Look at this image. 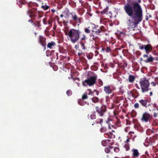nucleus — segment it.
Segmentation results:
<instances>
[{"label":"nucleus","mask_w":158,"mask_h":158,"mask_svg":"<svg viewBox=\"0 0 158 158\" xmlns=\"http://www.w3.org/2000/svg\"><path fill=\"white\" fill-rule=\"evenodd\" d=\"M126 14L132 18L127 22L128 28L135 30V28L143 19V11L141 6L137 3H127L123 7Z\"/></svg>","instance_id":"obj_1"},{"label":"nucleus","mask_w":158,"mask_h":158,"mask_svg":"<svg viewBox=\"0 0 158 158\" xmlns=\"http://www.w3.org/2000/svg\"><path fill=\"white\" fill-rule=\"evenodd\" d=\"M81 31L79 30L71 29L68 32V36L72 42L75 43L78 40Z\"/></svg>","instance_id":"obj_2"},{"label":"nucleus","mask_w":158,"mask_h":158,"mask_svg":"<svg viewBox=\"0 0 158 158\" xmlns=\"http://www.w3.org/2000/svg\"><path fill=\"white\" fill-rule=\"evenodd\" d=\"M139 83L140 85L141 91L142 93L148 92L149 90L150 82L148 79L146 77L140 80Z\"/></svg>","instance_id":"obj_3"},{"label":"nucleus","mask_w":158,"mask_h":158,"mask_svg":"<svg viewBox=\"0 0 158 158\" xmlns=\"http://www.w3.org/2000/svg\"><path fill=\"white\" fill-rule=\"evenodd\" d=\"M97 78V75L90 76L82 82V85L84 86L93 85L96 83Z\"/></svg>","instance_id":"obj_4"},{"label":"nucleus","mask_w":158,"mask_h":158,"mask_svg":"<svg viewBox=\"0 0 158 158\" xmlns=\"http://www.w3.org/2000/svg\"><path fill=\"white\" fill-rule=\"evenodd\" d=\"M95 110L98 115L100 117H102L106 112V105L102 104L100 105L96 106Z\"/></svg>","instance_id":"obj_5"},{"label":"nucleus","mask_w":158,"mask_h":158,"mask_svg":"<svg viewBox=\"0 0 158 158\" xmlns=\"http://www.w3.org/2000/svg\"><path fill=\"white\" fill-rule=\"evenodd\" d=\"M38 41L39 43L45 49L46 47V38L43 36L40 35L38 38Z\"/></svg>","instance_id":"obj_6"},{"label":"nucleus","mask_w":158,"mask_h":158,"mask_svg":"<svg viewBox=\"0 0 158 158\" xmlns=\"http://www.w3.org/2000/svg\"><path fill=\"white\" fill-rule=\"evenodd\" d=\"M151 117V115L149 113L145 112L143 114L141 120L142 121L147 122L149 121V118Z\"/></svg>","instance_id":"obj_7"},{"label":"nucleus","mask_w":158,"mask_h":158,"mask_svg":"<svg viewBox=\"0 0 158 158\" xmlns=\"http://www.w3.org/2000/svg\"><path fill=\"white\" fill-rule=\"evenodd\" d=\"M27 13L29 15L30 18L35 17L37 14V9L36 8H33L30 10H28L27 11Z\"/></svg>","instance_id":"obj_8"},{"label":"nucleus","mask_w":158,"mask_h":158,"mask_svg":"<svg viewBox=\"0 0 158 158\" xmlns=\"http://www.w3.org/2000/svg\"><path fill=\"white\" fill-rule=\"evenodd\" d=\"M114 90L113 88L110 85H106L104 87V91L107 94H111Z\"/></svg>","instance_id":"obj_9"},{"label":"nucleus","mask_w":158,"mask_h":158,"mask_svg":"<svg viewBox=\"0 0 158 158\" xmlns=\"http://www.w3.org/2000/svg\"><path fill=\"white\" fill-rule=\"evenodd\" d=\"M138 45L139 46V48L140 49H152V48L150 44L143 45V44L139 43Z\"/></svg>","instance_id":"obj_10"},{"label":"nucleus","mask_w":158,"mask_h":158,"mask_svg":"<svg viewBox=\"0 0 158 158\" xmlns=\"http://www.w3.org/2000/svg\"><path fill=\"white\" fill-rule=\"evenodd\" d=\"M106 30V29L103 26L101 27L99 29L96 30V31H92L94 32L95 34L97 35H100V33L102 32H104Z\"/></svg>","instance_id":"obj_11"},{"label":"nucleus","mask_w":158,"mask_h":158,"mask_svg":"<svg viewBox=\"0 0 158 158\" xmlns=\"http://www.w3.org/2000/svg\"><path fill=\"white\" fill-rule=\"evenodd\" d=\"M148 102V100L147 99H141L139 101V102L140 105H141L142 107L145 108L147 107V104Z\"/></svg>","instance_id":"obj_12"},{"label":"nucleus","mask_w":158,"mask_h":158,"mask_svg":"<svg viewBox=\"0 0 158 158\" xmlns=\"http://www.w3.org/2000/svg\"><path fill=\"white\" fill-rule=\"evenodd\" d=\"M132 151L133 152L132 155L134 158H137L139 157V153L138 150L134 149Z\"/></svg>","instance_id":"obj_13"},{"label":"nucleus","mask_w":158,"mask_h":158,"mask_svg":"<svg viewBox=\"0 0 158 158\" xmlns=\"http://www.w3.org/2000/svg\"><path fill=\"white\" fill-rule=\"evenodd\" d=\"M56 46V44L54 41L49 42L47 45V48L50 49L54 48Z\"/></svg>","instance_id":"obj_14"},{"label":"nucleus","mask_w":158,"mask_h":158,"mask_svg":"<svg viewBox=\"0 0 158 158\" xmlns=\"http://www.w3.org/2000/svg\"><path fill=\"white\" fill-rule=\"evenodd\" d=\"M104 137L106 138H112L113 136H114L111 132L105 133L104 134Z\"/></svg>","instance_id":"obj_15"},{"label":"nucleus","mask_w":158,"mask_h":158,"mask_svg":"<svg viewBox=\"0 0 158 158\" xmlns=\"http://www.w3.org/2000/svg\"><path fill=\"white\" fill-rule=\"evenodd\" d=\"M103 122V119L101 118H98L95 121L93 122V123L92 124V125H94V124H100L101 125Z\"/></svg>","instance_id":"obj_16"},{"label":"nucleus","mask_w":158,"mask_h":158,"mask_svg":"<svg viewBox=\"0 0 158 158\" xmlns=\"http://www.w3.org/2000/svg\"><path fill=\"white\" fill-rule=\"evenodd\" d=\"M144 61L146 63L152 62L154 61V59L151 55H150Z\"/></svg>","instance_id":"obj_17"},{"label":"nucleus","mask_w":158,"mask_h":158,"mask_svg":"<svg viewBox=\"0 0 158 158\" xmlns=\"http://www.w3.org/2000/svg\"><path fill=\"white\" fill-rule=\"evenodd\" d=\"M139 95V92L136 90H135L132 92V96L135 98H136Z\"/></svg>","instance_id":"obj_18"},{"label":"nucleus","mask_w":158,"mask_h":158,"mask_svg":"<svg viewBox=\"0 0 158 158\" xmlns=\"http://www.w3.org/2000/svg\"><path fill=\"white\" fill-rule=\"evenodd\" d=\"M114 148L112 146H109L105 148V151L107 153H109L110 152L111 150Z\"/></svg>","instance_id":"obj_19"},{"label":"nucleus","mask_w":158,"mask_h":158,"mask_svg":"<svg viewBox=\"0 0 158 158\" xmlns=\"http://www.w3.org/2000/svg\"><path fill=\"white\" fill-rule=\"evenodd\" d=\"M81 18L78 17L77 16V15L76 17H75V18L73 20L75 21L77 23H81Z\"/></svg>","instance_id":"obj_20"},{"label":"nucleus","mask_w":158,"mask_h":158,"mask_svg":"<svg viewBox=\"0 0 158 158\" xmlns=\"http://www.w3.org/2000/svg\"><path fill=\"white\" fill-rule=\"evenodd\" d=\"M135 79V77L132 75H130L129 76L128 80L130 83L133 82L134 81Z\"/></svg>","instance_id":"obj_21"},{"label":"nucleus","mask_w":158,"mask_h":158,"mask_svg":"<svg viewBox=\"0 0 158 158\" xmlns=\"http://www.w3.org/2000/svg\"><path fill=\"white\" fill-rule=\"evenodd\" d=\"M109 9V7L108 6H107L104 9L103 11L101 12V14L102 15H103L104 14H106V15H108V11Z\"/></svg>","instance_id":"obj_22"},{"label":"nucleus","mask_w":158,"mask_h":158,"mask_svg":"<svg viewBox=\"0 0 158 158\" xmlns=\"http://www.w3.org/2000/svg\"><path fill=\"white\" fill-rule=\"evenodd\" d=\"M33 24L35 26L40 28L41 27L40 21H37L33 23Z\"/></svg>","instance_id":"obj_23"},{"label":"nucleus","mask_w":158,"mask_h":158,"mask_svg":"<svg viewBox=\"0 0 158 158\" xmlns=\"http://www.w3.org/2000/svg\"><path fill=\"white\" fill-rule=\"evenodd\" d=\"M41 8L45 10H47L50 9V6L46 4L43 5L41 6Z\"/></svg>","instance_id":"obj_24"},{"label":"nucleus","mask_w":158,"mask_h":158,"mask_svg":"<svg viewBox=\"0 0 158 158\" xmlns=\"http://www.w3.org/2000/svg\"><path fill=\"white\" fill-rule=\"evenodd\" d=\"M91 99L92 101L94 103H97L99 100V98L96 97H93Z\"/></svg>","instance_id":"obj_25"},{"label":"nucleus","mask_w":158,"mask_h":158,"mask_svg":"<svg viewBox=\"0 0 158 158\" xmlns=\"http://www.w3.org/2000/svg\"><path fill=\"white\" fill-rule=\"evenodd\" d=\"M54 52V50L50 51V50H47L46 51V55L48 56H49L52 55V54Z\"/></svg>","instance_id":"obj_26"},{"label":"nucleus","mask_w":158,"mask_h":158,"mask_svg":"<svg viewBox=\"0 0 158 158\" xmlns=\"http://www.w3.org/2000/svg\"><path fill=\"white\" fill-rule=\"evenodd\" d=\"M90 118L92 120L95 119L96 118V114L95 112L90 115Z\"/></svg>","instance_id":"obj_27"},{"label":"nucleus","mask_w":158,"mask_h":158,"mask_svg":"<svg viewBox=\"0 0 158 158\" xmlns=\"http://www.w3.org/2000/svg\"><path fill=\"white\" fill-rule=\"evenodd\" d=\"M103 85V82L100 79H99L98 80V86L100 87L102 86Z\"/></svg>","instance_id":"obj_28"},{"label":"nucleus","mask_w":158,"mask_h":158,"mask_svg":"<svg viewBox=\"0 0 158 158\" xmlns=\"http://www.w3.org/2000/svg\"><path fill=\"white\" fill-rule=\"evenodd\" d=\"M70 14L72 16L71 18L73 20V19H74L75 18V17H76L77 15L76 13L74 12H71L70 13Z\"/></svg>","instance_id":"obj_29"},{"label":"nucleus","mask_w":158,"mask_h":158,"mask_svg":"<svg viewBox=\"0 0 158 158\" xmlns=\"http://www.w3.org/2000/svg\"><path fill=\"white\" fill-rule=\"evenodd\" d=\"M70 14L72 16L71 18L73 20V19H74L75 18V17H76L77 15L76 13L74 12H71L70 13Z\"/></svg>","instance_id":"obj_30"},{"label":"nucleus","mask_w":158,"mask_h":158,"mask_svg":"<svg viewBox=\"0 0 158 158\" xmlns=\"http://www.w3.org/2000/svg\"><path fill=\"white\" fill-rule=\"evenodd\" d=\"M100 131L101 133L105 132L106 131L107 129L106 127H103L101 128Z\"/></svg>","instance_id":"obj_31"},{"label":"nucleus","mask_w":158,"mask_h":158,"mask_svg":"<svg viewBox=\"0 0 158 158\" xmlns=\"http://www.w3.org/2000/svg\"><path fill=\"white\" fill-rule=\"evenodd\" d=\"M88 98V97L87 96V94L86 93H84L82 95V99L83 100L87 99Z\"/></svg>","instance_id":"obj_32"},{"label":"nucleus","mask_w":158,"mask_h":158,"mask_svg":"<svg viewBox=\"0 0 158 158\" xmlns=\"http://www.w3.org/2000/svg\"><path fill=\"white\" fill-rule=\"evenodd\" d=\"M122 99V98L120 97H117L116 98L115 102L116 103H119L120 100Z\"/></svg>","instance_id":"obj_33"},{"label":"nucleus","mask_w":158,"mask_h":158,"mask_svg":"<svg viewBox=\"0 0 158 158\" xmlns=\"http://www.w3.org/2000/svg\"><path fill=\"white\" fill-rule=\"evenodd\" d=\"M72 92L71 90H68L66 91V94L68 96H70L72 94Z\"/></svg>","instance_id":"obj_34"},{"label":"nucleus","mask_w":158,"mask_h":158,"mask_svg":"<svg viewBox=\"0 0 158 158\" xmlns=\"http://www.w3.org/2000/svg\"><path fill=\"white\" fill-rule=\"evenodd\" d=\"M114 150L115 152H118L119 151V149L118 147H115L114 148Z\"/></svg>","instance_id":"obj_35"},{"label":"nucleus","mask_w":158,"mask_h":158,"mask_svg":"<svg viewBox=\"0 0 158 158\" xmlns=\"http://www.w3.org/2000/svg\"><path fill=\"white\" fill-rule=\"evenodd\" d=\"M124 147L126 150L127 151L129 149V147L128 144H126L124 145Z\"/></svg>","instance_id":"obj_36"},{"label":"nucleus","mask_w":158,"mask_h":158,"mask_svg":"<svg viewBox=\"0 0 158 158\" xmlns=\"http://www.w3.org/2000/svg\"><path fill=\"white\" fill-rule=\"evenodd\" d=\"M79 104L81 106H84L85 105V103L83 102V101L82 100H80L78 101Z\"/></svg>","instance_id":"obj_37"},{"label":"nucleus","mask_w":158,"mask_h":158,"mask_svg":"<svg viewBox=\"0 0 158 158\" xmlns=\"http://www.w3.org/2000/svg\"><path fill=\"white\" fill-rule=\"evenodd\" d=\"M47 19L46 18H44L43 20V22L44 25H46L47 23Z\"/></svg>","instance_id":"obj_38"},{"label":"nucleus","mask_w":158,"mask_h":158,"mask_svg":"<svg viewBox=\"0 0 158 158\" xmlns=\"http://www.w3.org/2000/svg\"><path fill=\"white\" fill-rule=\"evenodd\" d=\"M64 12L65 13L66 16H68L69 13V10L68 9H66Z\"/></svg>","instance_id":"obj_39"},{"label":"nucleus","mask_w":158,"mask_h":158,"mask_svg":"<svg viewBox=\"0 0 158 158\" xmlns=\"http://www.w3.org/2000/svg\"><path fill=\"white\" fill-rule=\"evenodd\" d=\"M134 106L135 109L138 108L139 106V104L138 103H136L134 105Z\"/></svg>","instance_id":"obj_40"},{"label":"nucleus","mask_w":158,"mask_h":158,"mask_svg":"<svg viewBox=\"0 0 158 158\" xmlns=\"http://www.w3.org/2000/svg\"><path fill=\"white\" fill-rule=\"evenodd\" d=\"M85 31L86 33H89L90 32V30L88 28H86L85 29Z\"/></svg>","instance_id":"obj_41"},{"label":"nucleus","mask_w":158,"mask_h":158,"mask_svg":"<svg viewBox=\"0 0 158 158\" xmlns=\"http://www.w3.org/2000/svg\"><path fill=\"white\" fill-rule=\"evenodd\" d=\"M116 124L118 127H119L121 126L120 122L119 120H118L117 121L116 123Z\"/></svg>","instance_id":"obj_42"},{"label":"nucleus","mask_w":158,"mask_h":158,"mask_svg":"<svg viewBox=\"0 0 158 158\" xmlns=\"http://www.w3.org/2000/svg\"><path fill=\"white\" fill-rule=\"evenodd\" d=\"M68 29H65V30L64 31V33H65V35H68Z\"/></svg>","instance_id":"obj_43"},{"label":"nucleus","mask_w":158,"mask_h":158,"mask_svg":"<svg viewBox=\"0 0 158 158\" xmlns=\"http://www.w3.org/2000/svg\"><path fill=\"white\" fill-rule=\"evenodd\" d=\"M151 85L153 86H155L156 85V84H157L155 82H152L151 83Z\"/></svg>","instance_id":"obj_44"},{"label":"nucleus","mask_w":158,"mask_h":158,"mask_svg":"<svg viewBox=\"0 0 158 158\" xmlns=\"http://www.w3.org/2000/svg\"><path fill=\"white\" fill-rule=\"evenodd\" d=\"M156 83L158 85V77H156L154 79Z\"/></svg>","instance_id":"obj_45"},{"label":"nucleus","mask_w":158,"mask_h":158,"mask_svg":"<svg viewBox=\"0 0 158 158\" xmlns=\"http://www.w3.org/2000/svg\"><path fill=\"white\" fill-rule=\"evenodd\" d=\"M85 39H86L85 36L84 34H83V36L81 37V40H84Z\"/></svg>","instance_id":"obj_46"},{"label":"nucleus","mask_w":158,"mask_h":158,"mask_svg":"<svg viewBox=\"0 0 158 158\" xmlns=\"http://www.w3.org/2000/svg\"><path fill=\"white\" fill-rule=\"evenodd\" d=\"M114 128V126L112 125H109L108 128L109 129H111V128Z\"/></svg>","instance_id":"obj_47"},{"label":"nucleus","mask_w":158,"mask_h":158,"mask_svg":"<svg viewBox=\"0 0 158 158\" xmlns=\"http://www.w3.org/2000/svg\"><path fill=\"white\" fill-rule=\"evenodd\" d=\"M53 69L54 71H56L57 69L58 68L55 65L53 67Z\"/></svg>","instance_id":"obj_48"},{"label":"nucleus","mask_w":158,"mask_h":158,"mask_svg":"<svg viewBox=\"0 0 158 158\" xmlns=\"http://www.w3.org/2000/svg\"><path fill=\"white\" fill-rule=\"evenodd\" d=\"M154 53L155 55H158V50H155L154 52Z\"/></svg>","instance_id":"obj_49"},{"label":"nucleus","mask_w":158,"mask_h":158,"mask_svg":"<svg viewBox=\"0 0 158 158\" xmlns=\"http://www.w3.org/2000/svg\"><path fill=\"white\" fill-rule=\"evenodd\" d=\"M153 58L154 59V60H155L156 61V62H155V63H158L156 62V61H158V58L157 57H153Z\"/></svg>","instance_id":"obj_50"},{"label":"nucleus","mask_w":158,"mask_h":158,"mask_svg":"<svg viewBox=\"0 0 158 158\" xmlns=\"http://www.w3.org/2000/svg\"><path fill=\"white\" fill-rule=\"evenodd\" d=\"M19 2L22 4H24L25 3V1L24 0H20Z\"/></svg>","instance_id":"obj_51"},{"label":"nucleus","mask_w":158,"mask_h":158,"mask_svg":"<svg viewBox=\"0 0 158 158\" xmlns=\"http://www.w3.org/2000/svg\"><path fill=\"white\" fill-rule=\"evenodd\" d=\"M95 56H97L98 54V51L97 50H95Z\"/></svg>","instance_id":"obj_52"},{"label":"nucleus","mask_w":158,"mask_h":158,"mask_svg":"<svg viewBox=\"0 0 158 158\" xmlns=\"http://www.w3.org/2000/svg\"><path fill=\"white\" fill-rule=\"evenodd\" d=\"M87 57L89 59H90L92 58V57H91L89 55H87Z\"/></svg>","instance_id":"obj_53"},{"label":"nucleus","mask_w":158,"mask_h":158,"mask_svg":"<svg viewBox=\"0 0 158 158\" xmlns=\"http://www.w3.org/2000/svg\"><path fill=\"white\" fill-rule=\"evenodd\" d=\"M157 116V113H154L153 114V116L154 117H156Z\"/></svg>","instance_id":"obj_54"},{"label":"nucleus","mask_w":158,"mask_h":158,"mask_svg":"<svg viewBox=\"0 0 158 158\" xmlns=\"http://www.w3.org/2000/svg\"><path fill=\"white\" fill-rule=\"evenodd\" d=\"M143 57L144 58L145 57H146L148 58L149 57V56L148 54H144L143 55Z\"/></svg>","instance_id":"obj_55"},{"label":"nucleus","mask_w":158,"mask_h":158,"mask_svg":"<svg viewBox=\"0 0 158 158\" xmlns=\"http://www.w3.org/2000/svg\"><path fill=\"white\" fill-rule=\"evenodd\" d=\"M145 154H146L148 156V157L149 156V154L148 153V152L147 151L145 152Z\"/></svg>","instance_id":"obj_56"},{"label":"nucleus","mask_w":158,"mask_h":158,"mask_svg":"<svg viewBox=\"0 0 158 158\" xmlns=\"http://www.w3.org/2000/svg\"><path fill=\"white\" fill-rule=\"evenodd\" d=\"M141 2V0H138V2H136L135 3H138V4H139V3H140ZM133 3V2H132V3Z\"/></svg>","instance_id":"obj_57"},{"label":"nucleus","mask_w":158,"mask_h":158,"mask_svg":"<svg viewBox=\"0 0 158 158\" xmlns=\"http://www.w3.org/2000/svg\"><path fill=\"white\" fill-rule=\"evenodd\" d=\"M141 157L142 158H147L146 156L145 155H143Z\"/></svg>","instance_id":"obj_58"},{"label":"nucleus","mask_w":158,"mask_h":158,"mask_svg":"<svg viewBox=\"0 0 158 158\" xmlns=\"http://www.w3.org/2000/svg\"><path fill=\"white\" fill-rule=\"evenodd\" d=\"M51 11L53 13H54L55 11V10L54 9H52L51 10Z\"/></svg>","instance_id":"obj_59"},{"label":"nucleus","mask_w":158,"mask_h":158,"mask_svg":"<svg viewBox=\"0 0 158 158\" xmlns=\"http://www.w3.org/2000/svg\"><path fill=\"white\" fill-rule=\"evenodd\" d=\"M28 22H31V23H33V21L32 20V19H30V20H29L28 21Z\"/></svg>","instance_id":"obj_60"},{"label":"nucleus","mask_w":158,"mask_h":158,"mask_svg":"<svg viewBox=\"0 0 158 158\" xmlns=\"http://www.w3.org/2000/svg\"><path fill=\"white\" fill-rule=\"evenodd\" d=\"M82 46L83 47L82 48L83 49H85V47L84 46V44L83 43L82 44Z\"/></svg>","instance_id":"obj_61"},{"label":"nucleus","mask_w":158,"mask_h":158,"mask_svg":"<svg viewBox=\"0 0 158 158\" xmlns=\"http://www.w3.org/2000/svg\"><path fill=\"white\" fill-rule=\"evenodd\" d=\"M108 15H110V16H111L112 15V14L111 13V12L110 11L108 13Z\"/></svg>","instance_id":"obj_62"},{"label":"nucleus","mask_w":158,"mask_h":158,"mask_svg":"<svg viewBox=\"0 0 158 158\" xmlns=\"http://www.w3.org/2000/svg\"><path fill=\"white\" fill-rule=\"evenodd\" d=\"M114 106L115 105L114 104H112L111 105V108H113L114 107Z\"/></svg>","instance_id":"obj_63"},{"label":"nucleus","mask_w":158,"mask_h":158,"mask_svg":"<svg viewBox=\"0 0 158 158\" xmlns=\"http://www.w3.org/2000/svg\"><path fill=\"white\" fill-rule=\"evenodd\" d=\"M135 86L138 89H139L140 88L138 86V85L137 84H135Z\"/></svg>","instance_id":"obj_64"}]
</instances>
